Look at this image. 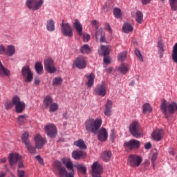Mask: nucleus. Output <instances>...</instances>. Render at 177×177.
<instances>
[{
  "instance_id": "f8f14e48",
  "label": "nucleus",
  "mask_w": 177,
  "mask_h": 177,
  "mask_svg": "<svg viewBox=\"0 0 177 177\" xmlns=\"http://www.w3.org/2000/svg\"><path fill=\"white\" fill-rule=\"evenodd\" d=\"M44 129L50 138H55L57 133L56 127L53 124H48L45 126Z\"/></svg>"
},
{
  "instance_id": "c03bdc74",
  "label": "nucleus",
  "mask_w": 177,
  "mask_h": 177,
  "mask_svg": "<svg viewBox=\"0 0 177 177\" xmlns=\"http://www.w3.org/2000/svg\"><path fill=\"white\" fill-rule=\"evenodd\" d=\"M62 81L61 77H55L53 81V85L54 86H59V85H62Z\"/></svg>"
},
{
  "instance_id": "5fc2aeb1",
  "label": "nucleus",
  "mask_w": 177,
  "mask_h": 177,
  "mask_svg": "<svg viewBox=\"0 0 177 177\" xmlns=\"http://www.w3.org/2000/svg\"><path fill=\"white\" fill-rule=\"evenodd\" d=\"M18 177H25V171L21 169H17Z\"/></svg>"
},
{
  "instance_id": "774afa93",
  "label": "nucleus",
  "mask_w": 177,
  "mask_h": 177,
  "mask_svg": "<svg viewBox=\"0 0 177 177\" xmlns=\"http://www.w3.org/2000/svg\"><path fill=\"white\" fill-rule=\"evenodd\" d=\"M91 24L93 25V26L97 27V21L96 20H93L91 22Z\"/></svg>"
},
{
  "instance_id": "39448f33",
  "label": "nucleus",
  "mask_w": 177,
  "mask_h": 177,
  "mask_svg": "<svg viewBox=\"0 0 177 177\" xmlns=\"http://www.w3.org/2000/svg\"><path fill=\"white\" fill-rule=\"evenodd\" d=\"M129 131L134 138L142 136V132L139 123L136 121L133 122L129 126Z\"/></svg>"
},
{
  "instance_id": "7c9ffc66",
  "label": "nucleus",
  "mask_w": 177,
  "mask_h": 177,
  "mask_svg": "<svg viewBox=\"0 0 177 177\" xmlns=\"http://www.w3.org/2000/svg\"><path fill=\"white\" fill-rule=\"evenodd\" d=\"M123 31L125 33L132 32L133 30V27L129 23H125L122 27Z\"/></svg>"
},
{
  "instance_id": "052dcab7",
  "label": "nucleus",
  "mask_w": 177,
  "mask_h": 177,
  "mask_svg": "<svg viewBox=\"0 0 177 177\" xmlns=\"http://www.w3.org/2000/svg\"><path fill=\"white\" fill-rule=\"evenodd\" d=\"M152 147V145L151 144V142H147L145 145V148L147 150H149L151 149V148Z\"/></svg>"
},
{
  "instance_id": "680f3d73",
  "label": "nucleus",
  "mask_w": 177,
  "mask_h": 177,
  "mask_svg": "<svg viewBox=\"0 0 177 177\" xmlns=\"http://www.w3.org/2000/svg\"><path fill=\"white\" fill-rule=\"evenodd\" d=\"M83 39H84V41H88L89 39H90V35H89L88 34L84 35L83 36Z\"/></svg>"
},
{
  "instance_id": "f3484780",
  "label": "nucleus",
  "mask_w": 177,
  "mask_h": 177,
  "mask_svg": "<svg viewBox=\"0 0 177 177\" xmlns=\"http://www.w3.org/2000/svg\"><path fill=\"white\" fill-rule=\"evenodd\" d=\"M86 60L84 57L80 56L77 57L75 62L74 64L80 69H84L86 66Z\"/></svg>"
},
{
  "instance_id": "79ce46f5",
  "label": "nucleus",
  "mask_w": 177,
  "mask_h": 177,
  "mask_svg": "<svg viewBox=\"0 0 177 177\" xmlns=\"http://www.w3.org/2000/svg\"><path fill=\"white\" fill-rule=\"evenodd\" d=\"M35 70L39 74H41L43 73V66L40 62H37L35 64Z\"/></svg>"
},
{
  "instance_id": "20e7f679",
  "label": "nucleus",
  "mask_w": 177,
  "mask_h": 177,
  "mask_svg": "<svg viewBox=\"0 0 177 177\" xmlns=\"http://www.w3.org/2000/svg\"><path fill=\"white\" fill-rule=\"evenodd\" d=\"M21 156L18 153H10L8 160H9V164L12 167L14 165L18 163V169H21L22 168H24V164L21 162Z\"/></svg>"
},
{
  "instance_id": "f704fd0d",
  "label": "nucleus",
  "mask_w": 177,
  "mask_h": 177,
  "mask_svg": "<svg viewBox=\"0 0 177 177\" xmlns=\"http://www.w3.org/2000/svg\"><path fill=\"white\" fill-rule=\"evenodd\" d=\"M28 116L26 115H20L17 118V122L19 125H22L26 121Z\"/></svg>"
},
{
  "instance_id": "8fccbe9b",
  "label": "nucleus",
  "mask_w": 177,
  "mask_h": 177,
  "mask_svg": "<svg viewBox=\"0 0 177 177\" xmlns=\"http://www.w3.org/2000/svg\"><path fill=\"white\" fill-rule=\"evenodd\" d=\"M13 106H14V104H13V97H12L11 102H6L5 104V109L6 110H10V109H12Z\"/></svg>"
},
{
  "instance_id": "4be33fe9",
  "label": "nucleus",
  "mask_w": 177,
  "mask_h": 177,
  "mask_svg": "<svg viewBox=\"0 0 177 177\" xmlns=\"http://www.w3.org/2000/svg\"><path fill=\"white\" fill-rule=\"evenodd\" d=\"M113 102L111 100H109L106 104V109H104V114L106 117H111V109Z\"/></svg>"
},
{
  "instance_id": "6e6d98bb",
  "label": "nucleus",
  "mask_w": 177,
  "mask_h": 177,
  "mask_svg": "<svg viewBox=\"0 0 177 177\" xmlns=\"http://www.w3.org/2000/svg\"><path fill=\"white\" fill-rule=\"evenodd\" d=\"M55 167L57 168V170H59L60 169L63 168V167H62L61 162L57 160L55 162Z\"/></svg>"
},
{
  "instance_id": "a18cd8bd",
  "label": "nucleus",
  "mask_w": 177,
  "mask_h": 177,
  "mask_svg": "<svg viewBox=\"0 0 177 177\" xmlns=\"http://www.w3.org/2000/svg\"><path fill=\"white\" fill-rule=\"evenodd\" d=\"M172 58H173V60L176 63H177V43L176 44L173 49Z\"/></svg>"
},
{
  "instance_id": "a211bd4d",
  "label": "nucleus",
  "mask_w": 177,
  "mask_h": 177,
  "mask_svg": "<svg viewBox=\"0 0 177 177\" xmlns=\"http://www.w3.org/2000/svg\"><path fill=\"white\" fill-rule=\"evenodd\" d=\"M111 46L101 45L100 48L98 49V53L100 56L109 55L111 51Z\"/></svg>"
},
{
  "instance_id": "1a4fd4ad",
  "label": "nucleus",
  "mask_w": 177,
  "mask_h": 177,
  "mask_svg": "<svg viewBox=\"0 0 177 177\" xmlns=\"http://www.w3.org/2000/svg\"><path fill=\"white\" fill-rule=\"evenodd\" d=\"M21 74L27 82H30L33 78V73H32L28 66H24L21 69Z\"/></svg>"
},
{
  "instance_id": "f257e3e1",
  "label": "nucleus",
  "mask_w": 177,
  "mask_h": 177,
  "mask_svg": "<svg viewBox=\"0 0 177 177\" xmlns=\"http://www.w3.org/2000/svg\"><path fill=\"white\" fill-rule=\"evenodd\" d=\"M102 124V120L100 118L93 119L89 118L86 120L84 125L87 132H91L96 135Z\"/></svg>"
},
{
  "instance_id": "aec40b11",
  "label": "nucleus",
  "mask_w": 177,
  "mask_h": 177,
  "mask_svg": "<svg viewBox=\"0 0 177 177\" xmlns=\"http://www.w3.org/2000/svg\"><path fill=\"white\" fill-rule=\"evenodd\" d=\"M108 138V133L105 128H102L98 133V139L100 142H104Z\"/></svg>"
},
{
  "instance_id": "3c124183",
  "label": "nucleus",
  "mask_w": 177,
  "mask_h": 177,
  "mask_svg": "<svg viewBox=\"0 0 177 177\" xmlns=\"http://www.w3.org/2000/svg\"><path fill=\"white\" fill-rule=\"evenodd\" d=\"M77 169H78V171H81L83 174H86V167L85 166L80 165L77 166Z\"/></svg>"
},
{
  "instance_id": "4468645a",
  "label": "nucleus",
  "mask_w": 177,
  "mask_h": 177,
  "mask_svg": "<svg viewBox=\"0 0 177 177\" xmlns=\"http://www.w3.org/2000/svg\"><path fill=\"white\" fill-rule=\"evenodd\" d=\"M95 93L98 96H102V97L105 96L106 94V87L104 82H102L101 84L97 85L95 88Z\"/></svg>"
},
{
  "instance_id": "58836bf2",
  "label": "nucleus",
  "mask_w": 177,
  "mask_h": 177,
  "mask_svg": "<svg viewBox=\"0 0 177 177\" xmlns=\"http://www.w3.org/2000/svg\"><path fill=\"white\" fill-rule=\"evenodd\" d=\"M28 151L31 154H36V147L31 145L30 142L26 145Z\"/></svg>"
},
{
  "instance_id": "7ed1b4c3",
  "label": "nucleus",
  "mask_w": 177,
  "mask_h": 177,
  "mask_svg": "<svg viewBox=\"0 0 177 177\" xmlns=\"http://www.w3.org/2000/svg\"><path fill=\"white\" fill-rule=\"evenodd\" d=\"M142 162V159L141 156L136 154L129 155L127 159L128 166L133 168L138 167Z\"/></svg>"
},
{
  "instance_id": "72a5a7b5",
  "label": "nucleus",
  "mask_w": 177,
  "mask_h": 177,
  "mask_svg": "<svg viewBox=\"0 0 177 177\" xmlns=\"http://www.w3.org/2000/svg\"><path fill=\"white\" fill-rule=\"evenodd\" d=\"M158 50H159V53H160V57L162 58L163 57V54H164V52H165V49H164V44L162 42V41H158Z\"/></svg>"
},
{
  "instance_id": "f03ea898",
  "label": "nucleus",
  "mask_w": 177,
  "mask_h": 177,
  "mask_svg": "<svg viewBox=\"0 0 177 177\" xmlns=\"http://www.w3.org/2000/svg\"><path fill=\"white\" fill-rule=\"evenodd\" d=\"M160 109L166 118H168L169 115L174 114L175 110H177V103L172 102L171 104L167 103V100H163L161 104Z\"/></svg>"
},
{
  "instance_id": "5701e85b",
  "label": "nucleus",
  "mask_w": 177,
  "mask_h": 177,
  "mask_svg": "<svg viewBox=\"0 0 177 177\" xmlns=\"http://www.w3.org/2000/svg\"><path fill=\"white\" fill-rule=\"evenodd\" d=\"M16 52L15 48L12 45H8L6 48L5 55L8 57H12Z\"/></svg>"
},
{
  "instance_id": "c756f323",
  "label": "nucleus",
  "mask_w": 177,
  "mask_h": 177,
  "mask_svg": "<svg viewBox=\"0 0 177 177\" xmlns=\"http://www.w3.org/2000/svg\"><path fill=\"white\" fill-rule=\"evenodd\" d=\"M74 145L79 147L80 149H86V145H85L84 140H78L74 142Z\"/></svg>"
},
{
  "instance_id": "13d9d810",
  "label": "nucleus",
  "mask_w": 177,
  "mask_h": 177,
  "mask_svg": "<svg viewBox=\"0 0 177 177\" xmlns=\"http://www.w3.org/2000/svg\"><path fill=\"white\" fill-rule=\"evenodd\" d=\"M6 48L3 44L0 45V55H6Z\"/></svg>"
},
{
  "instance_id": "423d86ee",
  "label": "nucleus",
  "mask_w": 177,
  "mask_h": 177,
  "mask_svg": "<svg viewBox=\"0 0 177 177\" xmlns=\"http://www.w3.org/2000/svg\"><path fill=\"white\" fill-rule=\"evenodd\" d=\"M44 3V0H26V5L30 10L36 11L41 8Z\"/></svg>"
},
{
  "instance_id": "49530a36",
  "label": "nucleus",
  "mask_w": 177,
  "mask_h": 177,
  "mask_svg": "<svg viewBox=\"0 0 177 177\" xmlns=\"http://www.w3.org/2000/svg\"><path fill=\"white\" fill-rule=\"evenodd\" d=\"M113 15L116 18H120L122 16L121 10L118 8H115L113 10Z\"/></svg>"
},
{
  "instance_id": "a19ab883",
  "label": "nucleus",
  "mask_w": 177,
  "mask_h": 177,
  "mask_svg": "<svg viewBox=\"0 0 177 177\" xmlns=\"http://www.w3.org/2000/svg\"><path fill=\"white\" fill-rule=\"evenodd\" d=\"M50 113H55L59 109V106L57 103L53 102L50 106H48Z\"/></svg>"
},
{
  "instance_id": "a878e982",
  "label": "nucleus",
  "mask_w": 177,
  "mask_h": 177,
  "mask_svg": "<svg viewBox=\"0 0 177 177\" xmlns=\"http://www.w3.org/2000/svg\"><path fill=\"white\" fill-rule=\"evenodd\" d=\"M129 66L127 64L122 63V64L118 67V70L122 74H126L129 72Z\"/></svg>"
},
{
  "instance_id": "9b49d317",
  "label": "nucleus",
  "mask_w": 177,
  "mask_h": 177,
  "mask_svg": "<svg viewBox=\"0 0 177 177\" xmlns=\"http://www.w3.org/2000/svg\"><path fill=\"white\" fill-rule=\"evenodd\" d=\"M103 168L98 162H95L92 165L93 177H101Z\"/></svg>"
},
{
  "instance_id": "b1692460",
  "label": "nucleus",
  "mask_w": 177,
  "mask_h": 177,
  "mask_svg": "<svg viewBox=\"0 0 177 177\" xmlns=\"http://www.w3.org/2000/svg\"><path fill=\"white\" fill-rule=\"evenodd\" d=\"M73 27L77 32V33L80 35H82V26L80 24V21L78 19L75 20V23L73 24Z\"/></svg>"
},
{
  "instance_id": "ea45409f",
  "label": "nucleus",
  "mask_w": 177,
  "mask_h": 177,
  "mask_svg": "<svg viewBox=\"0 0 177 177\" xmlns=\"http://www.w3.org/2000/svg\"><path fill=\"white\" fill-rule=\"evenodd\" d=\"M152 111V108L149 104L146 103L143 106V113L144 114H147V113H151Z\"/></svg>"
},
{
  "instance_id": "c9c22d12",
  "label": "nucleus",
  "mask_w": 177,
  "mask_h": 177,
  "mask_svg": "<svg viewBox=\"0 0 177 177\" xmlns=\"http://www.w3.org/2000/svg\"><path fill=\"white\" fill-rule=\"evenodd\" d=\"M136 21L141 24L143 21V14L140 11H138L136 14Z\"/></svg>"
},
{
  "instance_id": "603ef678",
  "label": "nucleus",
  "mask_w": 177,
  "mask_h": 177,
  "mask_svg": "<svg viewBox=\"0 0 177 177\" xmlns=\"http://www.w3.org/2000/svg\"><path fill=\"white\" fill-rule=\"evenodd\" d=\"M127 57V53L126 52H122L120 53L118 55V59L120 61H123Z\"/></svg>"
},
{
  "instance_id": "4c0bfd02",
  "label": "nucleus",
  "mask_w": 177,
  "mask_h": 177,
  "mask_svg": "<svg viewBox=\"0 0 177 177\" xmlns=\"http://www.w3.org/2000/svg\"><path fill=\"white\" fill-rule=\"evenodd\" d=\"M59 177H68V174L66 171V169L63 167V168H61L58 170Z\"/></svg>"
},
{
  "instance_id": "393cba45",
  "label": "nucleus",
  "mask_w": 177,
  "mask_h": 177,
  "mask_svg": "<svg viewBox=\"0 0 177 177\" xmlns=\"http://www.w3.org/2000/svg\"><path fill=\"white\" fill-rule=\"evenodd\" d=\"M112 156V153L111 151H105L102 154V158L104 162H109Z\"/></svg>"
},
{
  "instance_id": "37998d69",
  "label": "nucleus",
  "mask_w": 177,
  "mask_h": 177,
  "mask_svg": "<svg viewBox=\"0 0 177 177\" xmlns=\"http://www.w3.org/2000/svg\"><path fill=\"white\" fill-rule=\"evenodd\" d=\"M104 35V32H103V30L102 28L97 30L95 31V39H96V41H97L98 39H100Z\"/></svg>"
},
{
  "instance_id": "0eeeda50",
  "label": "nucleus",
  "mask_w": 177,
  "mask_h": 177,
  "mask_svg": "<svg viewBox=\"0 0 177 177\" xmlns=\"http://www.w3.org/2000/svg\"><path fill=\"white\" fill-rule=\"evenodd\" d=\"M13 104L17 114H21L26 107L25 103L23 101H21L19 97L17 96L13 97Z\"/></svg>"
},
{
  "instance_id": "473e14b6",
  "label": "nucleus",
  "mask_w": 177,
  "mask_h": 177,
  "mask_svg": "<svg viewBox=\"0 0 177 177\" xmlns=\"http://www.w3.org/2000/svg\"><path fill=\"white\" fill-rule=\"evenodd\" d=\"M9 74H10V71L7 68L3 67V66L2 65L0 61V75L1 76L9 75Z\"/></svg>"
},
{
  "instance_id": "2eb2a0df",
  "label": "nucleus",
  "mask_w": 177,
  "mask_h": 177,
  "mask_svg": "<svg viewBox=\"0 0 177 177\" xmlns=\"http://www.w3.org/2000/svg\"><path fill=\"white\" fill-rule=\"evenodd\" d=\"M62 163L68 171H71V172L68 173V177H74L73 176V164L72 161L69 158H63Z\"/></svg>"
},
{
  "instance_id": "bb28decb",
  "label": "nucleus",
  "mask_w": 177,
  "mask_h": 177,
  "mask_svg": "<svg viewBox=\"0 0 177 177\" xmlns=\"http://www.w3.org/2000/svg\"><path fill=\"white\" fill-rule=\"evenodd\" d=\"M46 28L49 32H53L55 30V21L53 19L47 21Z\"/></svg>"
},
{
  "instance_id": "2f4dec72",
  "label": "nucleus",
  "mask_w": 177,
  "mask_h": 177,
  "mask_svg": "<svg viewBox=\"0 0 177 177\" xmlns=\"http://www.w3.org/2000/svg\"><path fill=\"white\" fill-rule=\"evenodd\" d=\"M29 133L28 132H25L21 136V141L25 145V146L28 145L30 142L28 140Z\"/></svg>"
},
{
  "instance_id": "6e6552de",
  "label": "nucleus",
  "mask_w": 177,
  "mask_h": 177,
  "mask_svg": "<svg viewBox=\"0 0 177 177\" xmlns=\"http://www.w3.org/2000/svg\"><path fill=\"white\" fill-rule=\"evenodd\" d=\"M124 147L129 150H137L140 147V142L135 139H131L129 141L125 142Z\"/></svg>"
},
{
  "instance_id": "6ab92c4d",
  "label": "nucleus",
  "mask_w": 177,
  "mask_h": 177,
  "mask_svg": "<svg viewBox=\"0 0 177 177\" xmlns=\"http://www.w3.org/2000/svg\"><path fill=\"white\" fill-rule=\"evenodd\" d=\"M162 130L158 129L153 131L151 136L154 141L160 142L162 139Z\"/></svg>"
},
{
  "instance_id": "412c9836",
  "label": "nucleus",
  "mask_w": 177,
  "mask_h": 177,
  "mask_svg": "<svg viewBox=\"0 0 177 177\" xmlns=\"http://www.w3.org/2000/svg\"><path fill=\"white\" fill-rule=\"evenodd\" d=\"M86 156V153L84 151H82L80 150L74 151L72 153V157L75 160H78L82 158H85Z\"/></svg>"
},
{
  "instance_id": "338daca9",
  "label": "nucleus",
  "mask_w": 177,
  "mask_h": 177,
  "mask_svg": "<svg viewBox=\"0 0 177 177\" xmlns=\"http://www.w3.org/2000/svg\"><path fill=\"white\" fill-rule=\"evenodd\" d=\"M62 115H63V118H64V120H67V118H68L67 112H64Z\"/></svg>"
},
{
  "instance_id": "69168bd1",
  "label": "nucleus",
  "mask_w": 177,
  "mask_h": 177,
  "mask_svg": "<svg viewBox=\"0 0 177 177\" xmlns=\"http://www.w3.org/2000/svg\"><path fill=\"white\" fill-rule=\"evenodd\" d=\"M110 137H111V140L113 142V140H114V139H115V133H114V132H112V133L111 134Z\"/></svg>"
},
{
  "instance_id": "e2e57ef3",
  "label": "nucleus",
  "mask_w": 177,
  "mask_h": 177,
  "mask_svg": "<svg viewBox=\"0 0 177 177\" xmlns=\"http://www.w3.org/2000/svg\"><path fill=\"white\" fill-rule=\"evenodd\" d=\"M100 39L101 42L102 43L106 42L104 34Z\"/></svg>"
},
{
  "instance_id": "9d476101",
  "label": "nucleus",
  "mask_w": 177,
  "mask_h": 177,
  "mask_svg": "<svg viewBox=\"0 0 177 177\" xmlns=\"http://www.w3.org/2000/svg\"><path fill=\"white\" fill-rule=\"evenodd\" d=\"M44 68L49 73H54L57 71V68L54 65V62L51 58H47L44 60Z\"/></svg>"
},
{
  "instance_id": "de8ad7c7",
  "label": "nucleus",
  "mask_w": 177,
  "mask_h": 177,
  "mask_svg": "<svg viewBox=\"0 0 177 177\" xmlns=\"http://www.w3.org/2000/svg\"><path fill=\"white\" fill-rule=\"evenodd\" d=\"M172 10H177V0H169Z\"/></svg>"
},
{
  "instance_id": "4d7b16f0",
  "label": "nucleus",
  "mask_w": 177,
  "mask_h": 177,
  "mask_svg": "<svg viewBox=\"0 0 177 177\" xmlns=\"http://www.w3.org/2000/svg\"><path fill=\"white\" fill-rule=\"evenodd\" d=\"M104 62L106 64H109L111 63V59L110 58L109 56L108 55H104Z\"/></svg>"
},
{
  "instance_id": "864d4df0",
  "label": "nucleus",
  "mask_w": 177,
  "mask_h": 177,
  "mask_svg": "<svg viewBox=\"0 0 177 177\" xmlns=\"http://www.w3.org/2000/svg\"><path fill=\"white\" fill-rule=\"evenodd\" d=\"M135 54L136 55V56L139 58V59L141 61V62H143L144 59L142 58V56L141 55V53L140 51L138 50V49H136L135 50Z\"/></svg>"
},
{
  "instance_id": "ddd939ff",
  "label": "nucleus",
  "mask_w": 177,
  "mask_h": 177,
  "mask_svg": "<svg viewBox=\"0 0 177 177\" xmlns=\"http://www.w3.org/2000/svg\"><path fill=\"white\" fill-rule=\"evenodd\" d=\"M62 33L64 35V36H67V37H72L73 36V31H72V28L70 26L69 24L68 23H64V21H62Z\"/></svg>"
},
{
  "instance_id": "c85d7f7f",
  "label": "nucleus",
  "mask_w": 177,
  "mask_h": 177,
  "mask_svg": "<svg viewBox=\"0 0 177 177\" xmlns=\"http://www.w3.org/2000/svg\"><path fill=\"white\" fill-rule=\"evenodd\" d=\"M53 99L50 95H47L44 100V104L47 109V107H49L53 103Z\"/></svg>"
},
{
  "instance_id": "dca6fc26",
  "label": "nucleus",
  "mask_w": 177,
  "mask_h": 177,
  "mask_svg": "<svg viewBox=\"0 0 177 177\" xmlns=\"http://www.w3.org/2000/svg\"><path fill=\"white\" fill-rule=\"evenodd\" d=\"M35 147L37 149H41L46 143L45 139H44L39 134H37L35 138Z\"/></svg>"
},
{
  "instance_id": "cd10ccee",
  "label": "nucleus",
  "mask_w": 177,
  "mask_h": 177,
  "mask_svg": "<svg viewBox=\"0 0 177 177\" xmlns=\"http://www.w3.org/2000/svg\"><path fill=\"white\" fill-rule=\"evenodd\" d=\"M86 77H88V82H86V85L88 86V88H91L94 83L95 80V75L93 73H91L89 76L85 75Z\"/></svg>"
},
{
  "instance_id": "e433bc0d",
  "label": "nucleus",
  "mask_w": 177,
  "mask_h": 177,
  "mask_svg": "<svg viewBox=\"0 0 177 177\" xmlns=\"http://www.w3.org/2000/svg\"><path fill=\"white\" fill-rule=\"evenodd\" d=\"M80 51L83 54H87L91 52V48L88 44H84L81 47Z\"/></svg>"
},
{
  "instance_id": "bf43d9fd",
  "label": "nucleus",
  "mask_w": 177,
  "mask_h": 177,
  "mask_svg": "<svg viewBox=\"0 0 177 177\" xmlns=\"http://www.w3.org/2000/svg\"><path fill=\"white\" fill-rule=\"evenodd\" d=\"M35 159L38 161V162L39 163V165H44L43 159L41 158L40 156H39V155L36 156H35Z\"/></svg>"
},
{
  "instance_id": "09e8293b",
  "label": "nucleus",
  "mask_w": 177,
  "mask_h": 177,
  "mask_svg": "<svg viewBox=\"0 0 177 177\" xmlns=\"http://www.w3.org/2000/svg\"><path fill=\"white\" fill-rule=\"evenodd\" d=\"M157 158H158V153H154L151 157V164H152V167H153V169H155V167H156V160Z\"/></svg>"
},
{
  "instance_id": "0e129e2a",
  "label": "nucleus",
  "mask_w": 177,
  "mask_h": 177,
  "mask_svg": "<svg viewBox=\"0 0 177 177\" xmlns=\"http://www.w3.org/2000/svg\"><path fill=\"white\" fill-rule=\"evenodd\" d=\"M35 85H39L40 83V80L38 77H36L34 81Z\"/></svg>"
}]
</instances>
